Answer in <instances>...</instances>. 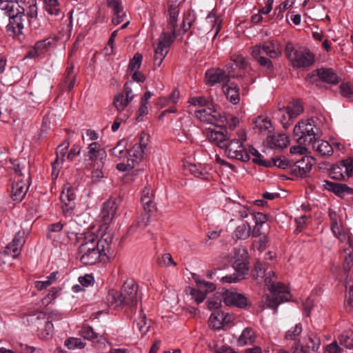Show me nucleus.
Wrapping results in <instances>:
<instances>
[{
  "instance_id": "nucleus-15",
  "label": "nucleus",
  "mask_w": 353,
  "mask_h": 353,
  "mask_svg": "<svg viewBox=\"0 0 353 353\" xmlns=\"http://www.w3.org/2000/svg\"><path fill=\"white\" fill-rule=\"evenodd\" d=\"M321 345V339L316 335L309 336V343L307 347L300 344V342H294L292 346L293 353H317Z\"/></svg>"
},
{
  "instance_id": "nucleus-23",
  "label": "nucleus",
  "mask_w": 353,
  "mask_h": 353,
  "mask_svg": "<svg viewBox=\"0 0 353 353\" xmlns=\"http://www.w3.org/2000/svg\"><path fill=\"white\" fill-rule=\"evenodd\" d=\"M28 192V187L23 181L13 183L12 185L11 198L13 201L20 202Z\"/></svg>"
},
{
  "instance_id": "nucleus-4",
  "label": "nucleus",
  "mask_w": 353,
  "mask_h": 353,
  "mask_svg": "<svg viewBox=\"0 0 353 353\" xmlns=\"http://www.w3.org/2000/svg\"><path fill=\"white\" fill-rule=\"evenodd\" d=\"M248 254L245 249H236L234 255L233 268L237 274H234L221 278L222 283H236L244 278L249 271Z\"/></svg>"
},
{
  "instance_id": "nucleus-26",
  "label": "nucleus",
  "mask_w": 353,
  "mask_h": 353,
  "mask_svg": "<svg viewBox=\"0 0 353 353\" xmlns=\"http://www.w3.org/2000/svg\"><path fill=\"white\" fill-rule=\"evenodd\" d=\"M313 149L321 156H330L333 153V148L326 141L315 139L310 143Z\"/></svg>"
},
{
  "instance_id": "nucleus-8",
  "label": "nucleus",
  "mask_w": 353,
  "mask_h": 353,
  "mask_svg": "<svg viewBox=\"0 0 353 353\" xmlns=\"http://www.w3.org/2000/svg\"><path fill=\"white\" fill-rule=\"evenodd\" d=\"M228 157L242 161H248L250 160L248 152L243 145L241 141L239 139H233L229 143L227 142L224 148Z\"/></svg>"
},
{
  "instance_id": "nucleus-42",
  "label": "nucleus",
  "mask_w": 353,
  "mask_h": 353,
  "mask_svg": "<svg viewBox=\"0 0 353 353\" xmlns=\"http://www.w3.org/2000/svg\"><path fill=\"white\" fill-rule=\"evenodd\" d=\"M179 13V8H168V28L173 33L176 31Z\"/></svg>"
},
{
  "instance_id": "nucleus-48",
  "label": "nucleus",
  "mask_w": 353,
  "mask_h": 353,
  "mask_svg": "<svg viewBox=\"0 0 353 353\" xmlns=\"http://www.w3.org/2000/svg\"><path fill=\"white\" fill-rule=\"evenodd\" d=\"M44 6L46 10L50 14L55 16L59 15L60 8L58 0H45Z\"/></svg>"
},
{
  "instance_id": "nucleus-63",
  "label": "nucleus",
  "mask_w": 353,
  "mask_h": 353,
  "mask_svg": "<svg viewBox=\"0 0 353 353\" xmlns=\"http://www.w3.org/2000/svg\"><path fill=\"white\" fill-rule=\"evenodd\" d=\"M134 85V82L132 81H128L125 83L123 86V91L121 94H124V96L128 98L131 101L134 98V94L132 92V86Z\"/></svg>"
},
{
  "instance_id": "nucleus-31",
  "label": "nucleus",
  "mask_w": 353,
  "mask_h": 353,
  "mask_svg": "<svg viewBox=\"0 0 353 353\" xmlns=\"http://www.w3.org/2000/svg\"><path fill=\"white\" fill-rule=\"evenodd\" d=\"M252 56L263 67H265L268 71L273 70V64L270 59L265 57L260 54V49L257 47H252Z\"/></svg>"
},
{
  "instance_id": "nucleus-5",
  "label": "nucleus",
  "mask_w": 353,
  "mask_h": 353,
  "mask_svg": "<svg viewBox=\"0 0 353 353\" xmlns=\"http://www.w3.org/2000/svg\"><path fill=\"white\" fill-rule=\"evenodd\" d=\"M318 129L315 126L314 121L308 119L299 122L294 128V136L297 137L296 142L301 145H308L315 139Z\"/></svg>"
},
{
  "instance_id": "nucleus-59",
  "label": "nucleus",
  "mask_w": 353,
  "mask_h": 353,
  "mask_svg": "<svg viewBox=\"0 0 353 353\" xmlns=\"http://www.w3.org/2000/svg\"><path fill=\"white\" fill-rule=\"evenodd\" d=\"M207 21L208 23H214L211 32H213L214 37H215L221 30V21L217 19L215 15L212 14H208Z\"/></svg>"
},
{
  "instance_id": "nucleus-46",
  "label": "nucleus",
  "mask_w": 353,
  "mask_h": 353,
  "mask_svg": "<svg viewBox=\"0 0 353 353\" xmlns=\"http://www.w3.org/2000/svg\"><path fill=\"white\" fill-rule=\"evenodd\" d=\"M105 163L101 165H87L86 167L89 170H92V180L93 182H98L103 177V172L102 171Z\"/></svg>"
},
{
  "instance_id": "nucleus-55",
  "label": "nucleus",
  "mask_w": 353,
  "mask_h": 353,
  "mask_svg": "<svg viewBox=\"0 0 353 353\" xmlns=\"http://www.w3.org/2000/svg\"><path fill=\"white\" fill-rule=\"evenodd\" d=\"M63 230L67 234H78L79 232L78 224L76 221L72 220L63 223Z\"/></svg>"
},
{
  "instance_id": "nucleus-10",
  "label": "nucleus",
  "mask_w": 353,
  "mask_h": 353,
  "mask_svg": "<svg viewBox=\"0 0 353 353\" xmlns=\"http://www.w3.org/2000/svg\"><path fill=\"white\" fill-rule=\"evenodd\" d=\"M154 199V194L153 190L150 186L145 187L141 192V202L143 205L144 210L146 212L143 218L145 226L148 225L150 221V215L148 214V212L156 210Z\"/></svg>"
},
{
  "instance_id": "nucleus-56",
  "label": "nucleus",
  "mask_w": 353,
  "mask_h": 353,
  "mask_svg": "<svg viewBox=\"0 0 353 353\" xmlns=\"http://www.w3.org/2000/svg\"><path fill=\"white\" fill-rule=\"evenodd\" d=\"M301 332L302 326L301 323L296 324L294 327L288 331L285 335V339L287 340L290 339L295 341V342H298L299 341H296V337L300 335Z\"/></svg>"
},
{
  "instance_id": "nucleus-32",
  "label": "nucleus",
  "mask_w": 353,
  "mask_h": 353,
  "mask_svg": "<svg viewBox=\"0 0 353 353\" xmlns=\"http://www.w3.org/2000/svg\"><path fill=\"white\" fill-rule=\"evenodd\" d=\"M316 74L321 80L327 83L336 84L338 83L337 75L332 69H317Z\"/></svg>"
},
{
  "instance_id": "nucleus-21",
  "label": "nucleus",
  "mask_w": 353,
  "mask_h": 353,
  "mask_svg": "<svg viewBox=\"0 0 353 353\" xmlns=\"http://www.w3.org/2000/svg\"><path fill=\"white\" fill-rule=\"evenodd\" d=\"M25 242V232L19 231L14 235L12 241L6 246L8 253L12 254L14 256L18 255Z\"/></svg>"
},
{
  "instance_id": "nucleus-34",
  "label": "nucleus",
  "mask_w": 353,
  "mask_h": 353,
  "mask_svg": "<svg viewBox=\"0 0 353 353\" xmlns=\"http://www.w3.org/2000/svg\"><path fill=\"white\" fill-rule=\"evenodd\" d=\"M260 49L261 54H266L270 58H276L281 54V52L276 49L275 46L272 42L264 43L262 45L255 46Z\"/></svg>"
},
{
  "instance_id": "nucleus-17",
  "label": "nucleus",
  "mask_w": 353,
  "mask_h": 353,
  "mask_svg": "<svg viewBox=\"0 0 353 353\" xmlns=\"http://www.w3.org/2000/svg\"><path fill=\"white\" fill-rule=\"evenodd\" d=\"M223 302L226 305H234L243 308L247 305V298L242 294L226 291L223 295Z\"/></svg>"
},
{
  "instance_id": "nucleus-54",
  "label": "nucleus",
  "mask_w": 353,
  "mask_h": 353,
  "mask_svg": "<svg viewBox=\"0 0 353 353\" xmlns=\"http://www.w3.org/2000/svg\"><path fill=\"white\" fill-rule=\"evenodd\" d=\"M190 103L193 105H198L200 108H206L213 103L212 100L205 99L204 97H195L190 99Z\"/></svg>"
},
{
  "instance_id": "nucleus-3",
  "label": "nucleus",
  "mask_w": 353,
  "mask_h": 353,
  "mask_svg": "<svg viewBox=\"0 0 353 353\" xmlns=\"http://www.w3.org/2000/svg\"><path fill=\"white\" fill-rule=\"evenodd\" d=\"M274 278V272L270 271L265 279V285L271 293L266 296L265 303L268 307L276 310L279 304L289 301L290 295L286 286L280 282L276 283Z\"/></svg>"
},
{
  "instance_id": "nucleus-49",
  "label": "nucleus",
  "mask_w": 353,
  "mask_h": 353,
  "mask_svg": "<svg viewBox=\"0 0 353 353\" xmlns=\"http://www.w3.org/2000/svg\"><path fill=\"white\" fill-rule=\"evenodd\" d=\"M57 279V272H52L47 276L44 281H37L34 282V288L38 290H43L50 286Z\"/></svg>"
},
{
  "instance_id": "nucleus-12",
  "label": "nucleus",
  "mask_w": 353,
  "mask_h": 353,
  "mask_svg": "<svg viewBox=\"0 0 353 353\" xmlns=\"http://www.w3.org/2000/svg\"><path fill=\"white\" fill-rule=\"evenodd\" d=\"M119 204L115 199H110L103 203L100 213V217L103 222L102 227L107 229L114 218Z\"/></svg>"
},
{
  "instance_id": "nucleus-27",
  "label": "nucleus",
  "mask_w": 353,
  "mask_h": 353,
  "mask_svg": "<svg viewBox=\"0 0 353 353\" xmlns=\"http://www.w3.org/2000/svg\"><path fill=\"white\" fill-rule=\"evenodd\" d=\"M207 137L211 142L216 143L221 148H225L228 142L227 134L223 132L210 130L207 132Z\"/></svg>"
},
{
  "instance_id": "nucleus-40",
  "label": "nucleus",
  "mask_w": 353,
  "mask_h": 353,
  "mask_svg": "<svg viewBox=\"0 0 353 353\" xmlns=\"http://www.w3.org/2000/svg\"><path fill=\"white\" fill-rule=\"evenodd\" d=\"M339 343L347 349L353 348V330H346L338 337Z\"/></svg>"
},
{
  "instance_id": "nucleus-39",
  "label": "nucleus",
  "mask_w": 353,
  "mask_h": 353,
  "mask_svg": "<svg viewBox=\"0 0 353 353\" xmlns=\"http://www.w3.org/2000/svg\"><path fill=\"white\" fill-rule=\"evenodd\" d=\"M254 128L258 130L259 134H265L270 132V128L272 123L270 120L263 117H258L254 121Z\"/></svg>"
},
{
  "instance_id": "nucleus-45",
  "label": "nucleus",
  "mask_w": 353,
  "mask_h": 353,
  "mask_svg": "<svg viewBox=\"0 0 353 353\" xmlns=\"http://www.w3.org/2000/svg\"><path fill=\"white\" fill-rule=\"evenodd\" d=\"M185 169L196 177L204 179H207L208 177V172L205 170L202 169V167L200 165L189 163L185 165Z\"/></svg>"
},
{
  "instance_id": "nucleus-37",
  "label": "nucleus",
  "mask_w": 353,
  "mask_h": 353,
  "mask_svg": "<svg viewBox=\"0 0 353 353\" xmlns=\"http://www.w3.org/2000/svg\"><path fill=\"white\" fill-rule=\"evenodd\" d=\"M144 151L145 150L140 145L134 144L130 150H128V154L129 155L128 159H130L132 163H135L136 165L140 161L143 159L144 156Z\"/></svg>"
},
{
  "instance_id": "nucleus-36",
  "label": "nucleus",
  "mask_w": 353,
  "mask_h": 353,
  "mask_svg": "<svg viewBox=\"0 0 353 353\" xmlns=\"http://www.w3.org/2000/svg\"><path fill=\"white\" fill-rule=\"evenodd\" d=\"M74 68L72 63H69L65 71L64 83L67 86L68 92L74 88L76 81V74L74 72Z\"/></svg>"
},
{
  "instance_id": "nucleus-25",
  "label": "nucleus",
  "mask_w": 353,
  "mask_h": 353,
  "mask_svg": "<svg viewBox=\"0 0 353 353\" xmlns=\"http://www.w3.org/2000/svg\"><path fill=\"white\" fill-rule=\"evenodd\" d=\"M51 42L49 39H46L41 41H37L34 48L30 50L28 54L27 57L33 59L38 57L39 56L44 54L50 48Z\"/></svg>"
},
{
  "instance_id": "nucleus-47",
  "label": "nucleus",
  "mask_w": 353,
  "mask_h": 353,
  "mask_svg": "<svg viewBox=\"0 0 353 353\" xmlns=\"http://www.w3.org/2000/svg\"><path fill=\"white\" fill-rule=\"evenodd\" d=\"M176 37V31L170 33H162L160 36L158 46L168 50L174 39Z\"/></svg>"
},
{
  "instance_id": "nucleus-14",
  "label": "nucleus",
  "mask_w": 353,
  "mask_h": 353,
  "mask_svg": "<svg viewBox=\"0 0 353 353\" xmlns=\"http://www.w3.org/2000/svg\"><path fill=\"white\" fill-rule=\"evenodd\" d=\"M61 201L63 203L62 210L65 216H70L74 213L75 208V194L73 189L68 188L66 190L63 189L61 196Z\"/></svg>"
},
{
  "instance_id": "nucleus-41",
  "label": "nucleus",
  "mask_w": 353,
  "mask_h": 353,
  "mask_svg": "<svg viewBox=\"0 0 353 353\" xmlns=\"http://www.w3.org/2000/svg\"><path fill=\"white\" fill-rule=\"evenodd\" d=\"M223 318V316L222 311H214V312L212 313L210 317V325L215 330H220L223 328L224 327Z\"/></svg>"
},
{
  "instance_id": "nucleus-53",
  "label": "nucleus",
  "mask_w": 353,
  "mask_h": 353,
  "mask_svg": "<svg viewBox=\"0 0 353 353\" xmlns=\"http://www.w3.org/2000/svg\"><path fill=\"white\" fill-rule=\"evenodd\" d=\"M223 121H220V124L227 125L230 130H234L239 123L238 117L230 114H222Z\"/></svg>"
},
{
  "instance_id": "nucleus-30",
  "label": "nucleus",
  "mask_w": 353,
  "mask_h": 353,
  "mask_svg": "<svg viewBox=\"0 0 353 353\" xmlns=\"http://www.w3.org/2000/svg\"><path fill=\"white\" fill-rule=\"evenodd\" d=\"M251 234V228L249 223H242L233 232L232 238L235 240H245Z\"/></svg>"
},
{
  "instance_id": "nucleus-50",
  "label": "nucleus",
  "mask_w": 353,
  "mask_h": 353,
  "mask_svg": "<svg viewBox=\"0 0 353 353\" xmlns=\"http://www.w3.org/2000/svg\"><path fill=\"white\" fill-rule=\"evenodd\" d=\"M346 293H345V305L349 306L351 309L353 308V279H347L346 284Z\"/></svg>"
},
{
  "instance_id": "nucleus-43",
  "label": "nucleus",
  "mask_w": 353,
  "mask_h": 353,
  "mask_svg": "<svg viewBox=\"0 0 353 353\" xmlns=\"http://www.w3.org/2000/svg\"><path fill=\"white\" fill-rule=\"evenodd\" d=\"M131 102L124 96V94H117L113 99V105L119 112H123Z\"/></svg>"
},
{
  "instance_id": "nucleus-58",
  "label": "nucleus",
  "mask_w": 353,
  "mask_h": 353,
  "mask_svg": "<svg viewBox=\"0 0 353 353\" xmlns=\"http://www.w3.org/2000/svg\"><path fill=\"white\" fill-rule=\"evenodd\" d=\"M157 263L161 267H168L170 265L175 266L176 265L171 254L169 253L163 254L158 259Z\"/></svg>"
},
{
  "instance_id": "nucleus-29",
  "label": "nucleus",
  "mask_w": 353,
  "mask_h": 353,
  "mask_svg": "<svg viewBox=\"0 0 353 353\" xmlns=\"http://www.w3.org/2000/svg\"><path fill=\"white\" fill-rule=\"evenodd\" d=\"M134 329H137L140 334L143 336L146 334L150 328V321H148L145 314L143 313L142 310L140 311L139 316L134 321Z\"/></svg>"
},
{
  "instance_id": "nucleus-19",
  "label": "nucleus",
  "mask_w": 353,
  "mask_h": 353,
  "mask_svg": "<svg viewBox=\"0 0 353 353\" xmlns=\"http://www.w3.org/2000/svg\"><path fill=\"white\" fill-rule=\"evenodd\" d=\"M206 83L213 85L217 83H225L229 81V77L221 69L209 70L205 73Z\"/></svg>"
},
{
  "instance_id": "nucleus-38",
  "label": "nucleus",
  "mask_w": 353,
  "mask_h": 353,
  "mask_svg": "<svg viewBox=\"0 0 353 353\" xmlns=\"http://www.w3.org/2000/svg\"><path fill=\"white\" fill-rule=\"evenodd\" d=\"M248 154L249 155H252L253 157L252 161L254 163L265 168H270L272 166V162L270 161L264 160L263 159V156L254 147L251 146L249 148Z\"/></svg>"
},
{
  "instance_id": "nucleus-33",
  "label": "nucleus",
  "mask_w": 353,
  "mask_h": 353,
  "mask_svg": "<svg viewBox=\"0 0 353 353\" xmlns=\"http://www.w3.org/2000/svg\"><path fill=\"white\" fill-rule=\"evenodd\" d=\"M268 142L271 147L286 148L289 144L288 138L285 134H275L268 137Z\"/></svg>"
},
{
  "instance_id": "nucleus-1",
  "label": "nucleus",
  "mask_w": 353,
  "mask_h": 353,
  "mask_svg": "<svg viewBox=\"0 0 353 353\" xmlns=\"http://www.w3.org/2000/svg\"><path fill=\"white\" fill-rule=\"evenodd\" d=\"M112 239L110 233H105L100 239L92 232L85 233L80 241L77 257L85 265L109 261L114 256Z\"/></svg>"
},
{
  "instance_id": "nucleus-24",
  "label": "nucleus",
  "mask_w": 353,
  "mask_h": 353,
  "mask_svg": "<svg viewBox=\"0 0 353 353\" xmlns=\"http://www.w3.org/2000/svg\"><path fill=\"white\" fill-rule=\"evenodd\" d=\"M107 301L109 305L114 308H122L124 306H127V303L121 292L114 290L109 291L107 296Z\"/></svg>"
},
{
  "instance_id": "nucleus-51",
  "label": "nucleus",
  "mask_w": 353,
  "mask_h": 353,
  "mask_svg": "<svg viewBox=\"0 0 353 353\" xmlns=\"http://www.w3.org/2000/svg\"><path fill=\"white\" fill-rule=\"evenodd\" d=\"M168 52V50L157 46L154 50V64L159 67Z\"/></svg>"
},
{
  "instance_id": "nucleus-2",
  "label": "nucleus",
  "mask_w": 353,
  "mask_h": 353,
  "mask_svg": "<svg viewBox=\"0 0 353 353\" xmlns=\"http://www.w3.org/2000/svg\"><path fill=\"white\" fill-rule=\"evenodd\" d=\"M0 9L9 16V23L6 26L7 32L12 37H19L23 34L24 23L26 21V8L18 0H6L0 2Z\"/></svg>"
},
{
  "instance_id": "nucleus-22",
  "label": "nucleus",
  "mask_w": 353,
  "mask_h": 353,
  "mask_svg": "<svg viewBox=\"0 0 353 353\" xmlns=\"http://www.w3.org/2000/svg\"><path fill=\"white\" fill-rule=\"evenodd\" d=\"M312 168L310 159L307 157H303L300 160L296 161L292 168V173L296 176L303 177Z\"/></svg>"
},
{
  "instance_id": "nucleus-13",
  "label": "nucleus",
  "mask_w": 353,
  "mask_h": 353,
  "mask_svg": "<svg viewBox=\"0 0 353 353\" xmlns=\"http://www.w3.org/2000/svg\"><path fill=\"white\" fill-rule=\"evenodd\" d=\"M353 166L348 160H343L339 165H334L330 170L331 178L341 181L348 179L352 174Z\"/></svg>"
},
{
  "instance_id": "nucleus-16",
  "label": "nucleus",
  "mask_w": 353,
  "mask_h": 353,
  "mask_svg": "<svg viewBox=\"0 0 353 353\" xmlns=\"http://www.w3.org/2000/svg\"><path fill=\"white\" fill-rule=\"evenodd\" d=\"M314 61V57L310 52L299 50L298 52H295L292 64L297 68L308 67L313 64Z\"/></svg>"
},
{
  "instance_id": "nucleus-7",
  "label": "nucleus",
  "mask_w": 353,
  "mask_h": 353,
  "mask_svg": "<svg viewBox=\"0 0 353 353\" xmlns=\"http://www.w3.org/2000/svg\"><path fill=\"white\" fill-rule=\"evenodd\" d=\"M194 114L201 122L206 124L218 125L223 119L222 114L214 103L206 108H199Z\"/></svg>"
},
{
  "instance_id": "nucleus-20",
  "label": "nucleus",
  "mask_w": 353,
  "mask_h": 353,
  "mask_svg": "<svg viewBox=\"0 0 353 353\" xmlns=\"http://www.w3.org/2000/svg\"><path fill=\"white\" fill-rule=\"evenodd\" d=\"M325 188L334 192L339 196L343 197L345 194H353V188L348 187L346 184L325 181Z\"/></svg>"
},
{
  "instance_id": "nucleus-57",
  "label": "nucleus",
  "mask_w": 353,
  "mask_h": 353,
  "mask_svg": "<svg viewBox=\"0 0 353 353\" xmlns=\"http://www.w3.org/2000/svg\"><path fill=\"white\" fill-rule=\"evenodd\" d=\"M142 59L143 56L141 54L136 53L129 63L128 70L131 71L138 70L141 67Z\"/></svg>"
},
{
  "instance_id": "nucleus-60",
  "label": "nucleus",
  "mask_w": 353,
  "mask_h": 353,
  "mask_svg": "<svg viewBox=\"0 0 353 353\" xmlns=\"http://www.w3.org/2000/svg\"><path fill=\"white\" fill-rule=\"evenodd\" d=\"M69 142L67 141H65L63 143L59 145L56 150L57 153V158L56 159H58L59 161L61 160V163L63 162V157H65L66 152H68V148H69Z\"/></svg>"
},
{
  "instance_id": "nucleus-62",
  "label": "nucleus",
  "mask_w": 353,
  "mask_h": 353,
  "mask_svg": "<svg viewBox=\"0 0 353 353\" xmlns=\"http://www.w3.org/2000/svg\"><path fill=\"white\" fill-rule=\"evenodd\" d=\"M270 161L272 163V166H276L281 169H285L291 165V162L285 157H273Z\"/></svg>"
},
{
  "instance_id": "nucleus-28",
  "label": "nucleus",
  "mask_w": 353,
  "mask_h": 353,
  "mask_svg": "<svg viewBox=\"0 0 353 353\" xmlns=\"http://www.w3.org/2000/svg\"><path fill=\"white\" fill-rule=\"evenodd\" d=\"M223 90L228 100L233 104H236L239 101V89L234 83L224 84Z\"/></svg>"
},
{
  "instance_id": "nucleus-9",
  "label": "nucleus",
  "mask_w": 353,
  "mask_h": 353,
  "mask_svg": "<svg viewBox=\"0 0 353 353\" xmlns=\"http://www.w3.org/2000/svg\"><path fill=\"white\" fill-rule=\"evenodd\" d=\"M138 290V285L132 279H127L123 284L120 292L127 306L132 307L137 305L139 301Z\"/></svg>"
},
{
  "instance_id": "nucleus-61",
  "label": "nucleus",
  "mask_w": 353,
  "mask_h": 353,
  "mask_svg": "<svg viewBox=\"0 0 353 353\" xmlns=\"http://www.w3.org/2000/svg\"><path fill=\"white\" fill-rule=\"evenodd\" d=\"M303 111V107L301 106L299 101H296L292 108H288V114L290 118L296 117Z\"/></svg>"
},
{
  "instance_id": "nucleus-52",
  "label": "nucleus",
  "mask_w": 353,
  "mask_h": 353,
  "mask_svg": "<svg viewBox=\"0 0 353 353\" xmlns=\"http://www.w3.org/2000/svg\"><path fill=\"white\" fill-rule=\"evenodd\" d=\"M65 345L70 350L83 349L85 346V343L81 339L71 337L65 340Z\"/></svg>"
},
{
  "instance_id": "nucleus-35",
  "label": "nucleus",
  "mask_w": 353,
  "mask_h": 353,
  "mask_svg": "<svg viewBox=\"0 0 353 353\" xmlns=\"http://www.w3.org/2000/svg\"><path fill=\"white\" fill-rule=\"evenodd\" d=\"M255 339L254 331L250 327H245L240 335L238 343L240 345H251L254 343Z\"/></svg>"
},
{
  "instance_id": "nucleus-64",
  "label": "nucleus",
  "mask_w": 353,
  "mask_h": 353,
  "mask_svg": "<svg viewBox=\"0 0 353 353\" xmlns=\"http://www.w3.org/2000/svg\"><path fill=\"white\" fill-rule=\"evenodd\" d=\"M339 88L342 96L346 98H353V88L349 84L342 83Z\"/></svg>"
},
{
  "instance_id": "nucleus-6",
  "label": "nucleus",
  "mask_w": 353,
  "mask_h": 353,
  "mask_svg": "<svg viewBox=\"0 0 353 353\" xmlns=\"http://www.w3.org/2000/svg\"><path fill=\"white\" fill-rule=\"evenodd\" d=\"M339 239L343 243L340 255L343 268L345 272H348L353 265V239L348 233L340 234Z\"/></svg>"
},
{
  "instance_id": "nucleus-18",
  "label": "nucleus",
  "mask_w": 353,
  "mask_h": 353,
  "mask_svg": "<svg viewBox=\"0 0 353 353\" xmlns=\"http://www.w3.org/2000/svg\"><path fill=\"white\" fill-rule=\"evenodd\" d=\"M79 334L85 339L89 340L95 344L105 345L106 339L94 331V329L88 325H84L79 330Z\"/></svg>"
},
{
  "instance_id": "nucleus-11",
  "label": "nucleus",
  "mask_w": 353,
  "mask_h": 353,
  "mask_svg": "<svg viewBox=\"0 0 353 353\" xmlns=\"http://www.w3.org/2000/svg\"><path fill=\"white\" fill-rule=\"evenodd\" d=\"M88 151L85 157L90 161L87 165H94L105 163L107 154L104 148L97 142H92L89 144Z\"/></svg>"
},
{
  "instance_id": "nucleus-44",
  "label": "nucleus",
  "mask_w": 353,
  "mask_h": 353,
  "mask_svg": "<svg viewBox=\"0 0 353 353\" xmlns=\"http://www.w3.org/2000/svg\"><path fill=\"white\" fill-rule=\"evenodd\" d=\"M127 146V141L123 139L119 141L117 145L110 150V154L117 157V158H123L125 157L128 154V150H126Z\"/></svg>"
}]
</instances>
